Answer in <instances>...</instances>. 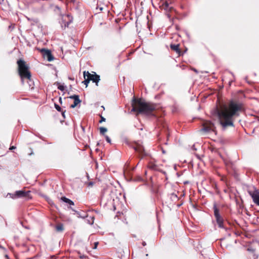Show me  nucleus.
I'll return each mask as SVG.
<instances>
[{"mask_svg": "<svg viewBox=\"0 0 259 259\" xmlns=\"http://www.w3.org/2000/svg\"><path fill=\"white\" fill-rule=\"evenodd\" d=\"M243 110V104L234 101L229 102L228 105H221L217 107L216 113L219 122L222 128L225 130L228 127H234V121Z\"/></svg>", "mask_w": 259, "mask_h": 259, "instance_id": "obj_1", "label": "nucleus"}, {"mask_svg": "<svg viewBox=\"0 0 259 259\" xmlns=\"http://www.w3.org/2000/svg\"><path fill=\"white\" fill-rule=\"evenodd\" d=\"M30 191H25L24 190L16 191L15 193H9L8 195L13 199L19 198H28L29 197Z\"/></svg>", "mask_w": 259, "mask_h": 259, "instance_id": "obj_6", "label": "nucleus"}, {"mask_svg": "<svg viewBox=\"0 0 259 259\" xmlns=\"http://www.w3.org/2000/svg\"><path fill=\"white\" fill-rule=\"evenodd\" d=\"M16 148V147L14 146H11L10 148V150H14V149H15Z\"/></svg>", "mask_w": 259, "mask_h": 259, "instance_id": "obj_26", "label": "nucleus"}, {"mask_svg": "<svg viewBox=\"0 0 259 259\" xmlns=\"http://www.w3.org/2000/svg\"><path fill=\"white\" fill-rule=\"evenodd\" d=\"M56 230L57 232H62L64 230L63 225L62 224H59L55 227Z\"/></svg>", "mask_w": 259, "mask_h": 259, "instance_id": "obj_18", "label": "nucleus"}, {"mask_svg": "<svg viewBox=\"0 0 259 259\" xmlns=\"http://www.w3.org/2000/svg\"><path fill=\"white\" fill-rule=\"evenodd\" d=\"M100 131L101 134L104 135L105 133L107 131V129L104 127H101L100 128Z\"/></svg>", "mask_w": 259, "mask_h": 259, "instance_id": "obj_19", "label": "nucleus"}, {"mask_svg": "<svg viewBox=\"0 0 259 259\" xmlns=\"http://www.w3.org/2000/svg\"><path fill=\"white\" fill-rule=\"evenodd\" d=\"M83 75H84L85 80L82 82L84 83V84H85L86 87H87L88 85V83H89V82L91 80H90V79H89V76L88 74L87 73L86 71L83 72Z\"/></svg>", "mask_w": 259, "mask_h": 259, "instance_id": "obj_15", "label": "nucleus"}, {"mask_svg": "<svg viewBox=\"0 0 259 259\" xmlns=\"http://www.w3.org/2000/svg\"><path fill=\"white\" fill-rule=\"evenodd\" d=\"M66 17L68 18V21L66 22V24H65V25H67V26H68L69 24L72 22L73 18L71 16L68 14L66 16H65V17H64V18H63V19H65Z\"/></svg>", "mask_w": 259, "mask_h": 259, "instance_id": "obj_17", "label": "nucleus"}, {"mask_svg": "<svg viewBox=\"0 0 259 259\" xmlns=\"http://www.w3.org/2000/svg\"><path fill=\"white\" fill-rule=\"evenodd\" d=\"M98 245V242H96L94 243V247H93V249H96Z\"/></svg>", "mask_w": 259, "mask_h": 259, "instance_id": "obj_25", "label": "nucleus"}, {"mask_svg": "<svg viewBox=\"0 0 259 259\" xmlns=\"http://www.w3.org/2000/svg\"><path fill=\"white\" fill-rule=\"evenodd\" d=\"M142 245H143L144 246H146V242L143 241V242H142Z\"/></svg>", "mask_w": 259, "mask_h": 259, "instance_id": "obj_28", "label": "nucleus"}, {"mask_svg": "<svg viewBox=\"0 0 259 259\" xmlns=\"http://www.w3.org/2000/svg\"><path fill=\"white\" fill-rule=\"evenodd\" d=\"M5 257H6L7 258L9 259V256H8L7 254H6V255H5Z\"/></svg>", "mask_w": 259, "mask_h": 259, "instance_id": "obj_32", "label": "nucleus"}, {"mask_svg": "<svg viewBox=\"0 0 259 259\" xmlns=\"http://www.w3.org/2000/svg\"><path fill=\"white\" fill-rule=\"evenodd\" d=\"M131 112H137L147 115H153L152 112L155 109V105L143 101L141 99L133 97L132 101Z\"/></svg>", "mask_w": 259, "mask_h": 259, "instance_id": "obj_2", "label": "nucleus"}, {"mask_svg": "<svg viewBox=\"0 0 259 259\" xmlns=\"http://www.w3.org/2000/svg\"><path fill=\"white\" fill-rule=\"evenodd\" d=\"M171 198L173 200H177V199H178V196L176 194L172 193V194H171Z\"/></svg>", "mask_w": 259, "mask_h": 259, "instance_id": "obj_21", "label": "nucleus"}, {"mask_svg": "<svg viewBox=\"0 0 259 259\" xmlns=\"http://www.w3.org/2000/svg\"><path fill=\"white\" fill-rule=\"evenodd\" d=\"M160 8L166 11H170L172 9V7L169 6V4L167 1L163 2V3L160 6Z\"/></svg>", "mask_w": 259, "mask_h": 259, "instance_id": "obj_13", "label": "nucleus"}, {"mask_svg": "<svg viewBox=\"0 0 259 259\" xmlns=\"http://www.w3.org/2000/svg\"><path fill=\"white\" fill-rule=\"evenodd\" d=\"M56 8L59 9V8L58 6L56 7Z\"/></svg>", "mask_w": 259, "mask_h": 259, "instance_id": "obj_34", "label": "nucleus"}, {"mask_svg": "<svg viewBox=\"0 0 259 259\" xmlns=\"http://www.w3.org/2000/svg\"><path fill=\"white\" fill-rule=\"evenodd\" d=\"M105 138H106V141L108 143H111V139H110V138L108 136L106 135L105 136Z\"/></svg>", "mask_w": 259, "mask_h": 259, "instance_id": "obj_23", "label": "nucleus"}, {"mask_svg": "<svg viewBox=\"0 0 259 259\" xmlns=\"http://www.w3.org/2000/svg\"><path fill=\"white\" fill-rule=\"evenodd\" d=\"M59 102L62 104V98L61 97L59 98Z\"/></svg>", "mask_w": 259, "mask_h": 259, "instance_id": "obj_30", "label": "nucleus"}, {"mask_svg": "<svg viewBox=\"0 0 259 259\" xmlns=\"http://www.w3.org/2000/svg\"><path fill=\"white\" fill-rule=\"evenodd\" d=\"M192 70H193L194 72H195L196 73H198V71H197V70L196 69L193 68Z\"/></svg>", "mask_w": 259, "mask_h": 259, "instance_id": "obj_29", "label": "nucleus"}, {"mask_svg": "<svg viewBox=\"0 0 259 259\" xmlns=\"http://www.w3.org/2000/svg\"><path fill=\"white\" fill-rule=\"evenodd\" d=\"M69 98L74 100L73 104L71 105L70 106V108H75L78 104H79L81 102V100L79 99V96L78 95H72L69 97Z\"/></svg>", "mask_w": 259, "mask_h": 259, "instance_id": "obj_10", "label": "nucleus"}, {"mask_svg": "<svg viewBox=\"0 0 259 259\" xmlns=\"http://www.w3.org/2000/svg\"><path fill=\"white\" fill-rule=\"evenodd\" d=\"M105 120H106V119L104 117H103L102 116H101V120H100L99 122L100 123H101V122H102L103 121H105Z\"/></svg>", "mask_w": 259, "mask_h": 259, "instance_id": "obj_24", "label": "nucleus"}, {"mask_svg": "<svg viewBox=\"0 0 259 259\" xmlns=\"http://www.w3.org/2000/svg\"><path fill=\"white\" fill-rule=\"evenodd\" d=\"M170 48L172 50L175 51L178 56L183 55L184 53H182L181 51L179 44H171Z\"/></svg>", "mask_w": 259, "mask_h": 259, "instance_id": "obj_11", "label": "nucleus"}, {"mask_svg": "<svg viewBox=\"0 0 259 259\" xmlns=\"http://www.w3.org/2000/svg\"><path fill=\"white\" fill-rule=\"evenodd\" d=\"M94 221H93L91 223V224H93Z\"/></svg>", "mask_w": 259, "mask_h": 259, "instance_id": "obj_35", "label": "nucleus"}, {"mask_svg": "<svg viewBox=\"0 0 259 259\" xmlns=\"http://www.w3.org/2000/svg\"><path fill=\"white\" fill-rule=\"evenodd\" d=\"M61 200L62 201L68 204L70 206L74 205V202L71 200L66 198L65 196L62 197L61 198Z\"/></svg>", "mask_w": 259, "mask_h": 259, "instance_id": "obj_14", "label": "nucleus"}, {"mask_svg": "<svg viewBox=\"0 0 259 259\" xmlns=\"http://www.w3.org/2000/svg\"><path fill=\"white\" fill-rule=\"evenodd\" d=\"M148 167L150 169H152V170H157V168H158L157 165H156L155 163H154L152 162H149Z\"/></svg>", "mask_w": 259, "mask_h": 259, "instance_id": "obj_16", "label": "nucleus"}, {"mask_svg": "<svg viewBox=\"0 0 259 259\" xmlns=\"http://www.w3.org/2000/svg\"><path fill=\"white\" fill-rule=\"evenodd\" d=\"M68 79H70V80H74V78H72L71 77H68Z\"/></svg>", "mask_w": 259, "mask_h": 259, "instance_id": "obj_31", "label": "nucleus"}, {"mask_svg": "<svg viewBox=\"0 0 259 259\" xmlns=\"http://www.w3.org/2000/svg\"><path fill=\"white\" fill-rule=\"evenodd\" d=\"M55 107L57 111H61V108L58 104H55Z\"/></svg>", "mask_w": 259, "mask_h": 259, "instance_id": "obj_22", "label": "nucleus"}, {"mask_svg": "<svg viewBox=\"0 0 259 259\" xmlns=\"http://www.w3.org/2000/svg\"><path fill=\"white\" fill-rule=\"evenodd\" d=\"M65 111H62V116L65 118Z\"/></svg>", "mask_w": 259, "mask_h": 259, "instance_id": "obj_27", "label": "nucleus"}, {"mask_svg": "<svg viewBox=\"0 0 259 259\" xmlns=\"http://www.w3.org/2000/svg\"><path fill=\"white\" fill-rule=\"evenodd\" d=\"M214 125L210 122L208 125H203V127L201 130V131H203L204 132H210L211 131H213V127Z\"/></svg>", "mask_w": 259, "mask_h": 259, "instance_id": "obj_12", "label": "nucleus"}, {"mask_svg": "<svg viewBox=\"0 0 259 259\" xmlns=\"http://www.w3.org/2000/svg\"><path fill=\"white\" fill-rule=\"evenodd\" d=\"M17 64L18 65L19 74L21 78L22 81L24 78L28 79H30L31 73L29 71V67L25 64L24 60L20 59L17 61Z\"/></svg>", "mask_w": 259, "mask_h": 259, "instance_id": "obj_3", "label": "nucleus"}, {"mask_svg": "<svg viewBox=\"0 0 259 259\" xmlns=\"http://www.w3.org/2000/svg\"><path fill=\"white\" fill-rule=\"evenodd\" d=\"M101 107H102V108H103V110H104V109H105L104 107L103 106H101Z\"/></svg>", "mask_w": 259, "mask_h": 259, "instance_id": "obj_33", "label": "nucleus"}, {"mask_svg": "<svg viewBox=\"0 0 259 259\" xmlns=\"http://www.w3.org/2000/svg\"><path fill=\"white\" fill-rule=\"evenodd\" d=\"M130 146L133 148L136 152L139 153L140 155L143 156L146 155L144 148L142 142L140 141L134 142L131 144Z\"/></svg>", "mask_w": 259, "mask_h": 259, "instance_id": "obj_7", "label": "nucleus"}, {"mask_svg": "<svg viewBox=\"0 0 259 259\" xmlns=\"http://www.w3.org/2000/svg\"><path fill=\"white\" fill-rule=\"evenodd\" d=\"M87 73L88 74L89 76V79L93 81V82H95L96 85H98V83L100 80V76L97 74L95 72H94V74H91L89 71H87Z\"/></svg>", "mask_w": 259, "mask_h": 259, "instance_id": "obj_9", "label": "nucleus"}, {"mask_svg": "<svg viewBox=\"0 0 259 259\" xmlns=\"http://www.w3.org/2000/svg\"><path fill=\"white\" fill-rule=\"evenodd\" d=\"M213 208L214 210V216L219 227L222 229H225L224 226V219L221 215L220 210L215 204L213 205Z\"/></svg>", "mask_w": 259, "mask_h": 259, "instance_id": "obj_4", "label": "nucleus"}, {"mask_svg": "<svg viewBox=\"0 0 259 259\" xmlns=\"http://www.w3.org/2000/svg\"><path fill=\"white\" fill-rule=\"evenodd\" d=\"M40 52L42 53L44 57L46 58L48 61L50 62L54 60V58L50 50L43 48L40 50Z\"/></svg>", "mask_w": 259, "mask_h": 259, "instance_id": "obj_8", "label": "nucleus"}, {"mask_svg": "<svg viewBox=\"0 0 259 259\" xmlns=\"http://www.w3.org/2000/svg\"><path fill=\"white\" fill-rule=\"evenodd\" d=\"M58 89L61 91H63L65 90V86L63 84H59Z\"/></svg>", "mask_w": 259, "mask_h": 259, "instance_id": "obj_20", "label": "nucleus"}, {"mask_svg": "<svg viewBox=\"0 0 259 259\" xmlns=\"http://www.w3.org/2000/svg\"><path fill=\"white\" fill-rule=\"evenodd\" d=\"M247 192L252 198L253 202L259 206V191L255 187L249 188Z\"/></svg>", "mask_w": 259, "mask_h": 259, "instance_id": "obj_5", "label": "nucleus"}]
</instances>
